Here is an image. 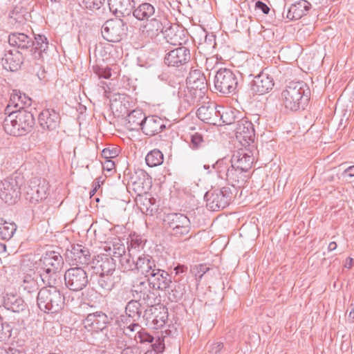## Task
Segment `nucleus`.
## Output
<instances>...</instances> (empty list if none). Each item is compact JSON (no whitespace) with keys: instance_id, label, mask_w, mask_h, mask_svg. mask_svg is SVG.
<instances>
[{"instance_id":"ddd939ff","label":"nucleus","mask_w":354,"mask_h":354,"mask_svg":"<svg viewBox=\"0 0 354 354\" xmlns=\"http://www.w3.org/2000/svg\"><path fill=\"white\" fill-rule=\"evenodd\" d=\"M125 26V23L121 19L107 20L101 28L102 37L109 42H119L126 36Z\"/></svg>"},{"instance_id":"72a5a7b5","label":"nucleus","mask_w":354,"mask_h":354,"mask_svg":"<svg viewBox=\"0 0 354 354\" xmlns=\"http://www.w3.org/2000/svg\"><path fill=\"white\" fill-rule=\"evenodd\" d=\"M40 274L32 272L27 273L23 277L19 289L28 295L36 293L39 290L38 279Z\"/></svg>"},{"instance_id":"f8f14e48","label":"nucleus","mask_w":354,"mask_h":354,"mask_svg":"<svg viewBox=\"0 0 354 354\" xmlns=\"http://www.w3.org/2000/svg\"><path fill=\"white\" fill-rule=\"evenodd\" d=\"M131 294L133 298L147 307H152V306H156L160 302V299H158V295L154 292L152 286L146 281L133 284L131 288Z\"/></svg>"},{"instance_id":"6ab92c4d","label":"nucleus","mask_w":354,"mask_h":354,"mask_svg":"<svg viewBox=\"0 0 354 354\" xmlns=\"http://www.w3.org/2000/svg\"><path fill=\"white\" fill-rule=\"evenodd\" d=\"M92 274H113L115 259L106 254H98L91 261Z\"/></svg>"},{"instance_id":"39448f33","label":"nucleus","mask_w":354,"mask_h":354,"mask_svg":"<svg viewBox=\"0 0 354 354\" xmlns=\"http://www.w3.org/2000/svg\"><path fill=\"white\" fill-rule=\"evenodd\" d=\"M163 226L171 236L178 240L187 241L195 236L192 232L189 218L184 214L172 212L164 215Z\"/></svg>"},{"instance_id":"dca6fc26","label":"nucleus","mask_w":354,"mask_h":354,"mask_svg":"<svg viewBox=\"0 0 354 354\" xmlns=\"http://www.w3.org/2000/svg\"><path fill=\"white\" fill-rule=\"evenodd\" d=\"M191 59L190 50L185 46H180L166 53L164 62L169 67H184Z\"/></svg>"},{"instance_id":"3c124183","label":"nucleus","mask_w":354,"mask_h":354,"mask_svg":"<svg viewBox=\"0 0 354 354\" xmlns=\"http://www.w3.org/2000/svg\"><path fill=\"white\" fill-rule=\"evenodd\" d=\"M204 77H205V76L200 69H193V68H191L189 75L186 80L187 85H194L196 81Z\"/></svg>"},{"instance_id":"1a4fd4ad","label":"nucleus","mask_w":354,"mask_h":354,"mask_svg":"<svg viewBox=\"0 0 354 354\" xmlns=\"http://www.w3.org/2000/svg\"><path fill=\"white\" fill-rule=\"evenodd\" d=\"M236 140L244 147H256L254 145L255 131L254 124L247 118L237 120L234 128Z\"/></svg>"},{"instance_id":"b1692460","label":"nucleus","mask_w":354,"mask_h":354,"mask_svg":"<svg viewBox=\"0 0 354 354\" xmlns=\"http://www.w3.org/2000/svg\"><path fill=\"white\" fill-rule=\"evenodd\" d=\"M90 280L94 288L103 293L111 291L116 283L113 274H91Z\"/></svg>"},{"instance_id":"4d7b16f0","label":"nucleus","mask_w":354,"mask_h":354,"mask_svg":"<svg viewBox=\"0 0 354 354\" xmlns=\"http://www.w3.org/2000/svg\"><path fill=\"white\" fill-rule=\"evenodd\" d=\"M105 0H83L82 3L86 8L98 10L103 5Z\"/></svg>"},{"instance_id":"c03bdc74","label":"nucleus","mask_w":354,"mask_h":354,"mask_svg":"<svg viewBox=\"0 0 354 354\" xmlns=\"http://www.w3.org/2000/svg\"><path fill=\"white\" fill-rule=\"evenodd\" d=\"M208 142L207 138L199 132H194L190 134V140L189 142V147L193 150H198L205 147Z\"/></svg>"},{"instance_id":"37998d69","label":"nucleus","mask_w":354,"mask_h":354,"mask_svg":"<svg viewBox=\"0 0 354 354\" xmlns=\"http://www.w3.org/2000/svg\"><path fill=\"white\" fill-rule=\"evenodd\" d=\"M17 230V225L15 223H8L0 218V239L5 241L10 240L14 235Z\"/></svg>"},{"instance_id":"20e7f679","label":"nucleus","mask_w":354,"mask_h":354,"mask_svg":"<svg viewBox=\"0 0 354 354\" xmlns=\"http://www.w3.org/2000/svg\"><path fill=\"white\" fill-rule=\"evenodd\" d=\"M37 292V304L45 313L56 314L64 307L65 297L57 288L58 285L45 284Z\"/></svg>"},{"instance_id":"2f4dec72","label":"nucleus","mask_w":354,"mask_h":354,"mask_svg":"<svg viewBox=\"0 0 354 354\" xmlns=\"http://www.w3.org/2000/svg\"><path fill=\"white\" fill-rule=\"evenodd\" d=\"M31 104V99L20 91L13 90L9 102L5 109L6 112H10L12 108L17 109H26V106Z\"/></svg>"},{"instance_id":"2eb2a0df","label":"nucleus","mask_w":354,"mask_h":354,"mask_svg":"<svg viewBox=\"0 0 354 354\" xmlns=\"http://www.w3.org/2000/svg\"><path fill=\"white\" fill-rule=\"evenodd\" d=\"M21 195L20 185L17 177H9L1 182L0 198L8 205L15 204Z\"/></svg>"},{"instance_id":"9b49d317","label":"nucleus","mask_w":354,"mask_h":354,"mask_svg":"<svg viewBox=\"0 0 354 354\" xmlns=\"http://www.w3.org/2000/svg\"><path fill=\"white\" fill-rule=\"evenodd\" d=\"M64 281L70 290L77 292L83 290L88 283L85 268L76 266L68 269L64 274Z\"/></svg>"},{"instance_id":"473e14b6","label":"nucleus","mask_w":354,"mask_h":354,"mask_svg":"<svg viewBox=\"0 0 354 354\" xmlns=\"http://www.w3.org/2000/svg\"><path fill=\"white\" fill-rule=\"evenodd\" d=\"M4 307L14 313H21L26 310L27 305L17 295L6 293L3 297Z\"/></svg>"},{"instance_id":"f704fd0d","label":"nucleus","mask_w":354,"mask_h":354,"mask_svg":"<svg viewBox=\"0 0 354 354\" xmlns=\"http://www.w3.org/2000/svg\"><path fill=\"white\" fill-rule=\"evenodd\" d=\"M133 17L139 21H145L156 15V8L150 3L143 2L132 10Z\"/></svg>"},{"instance_id":"f257e3e1","label":"nucleus","mask_w":354,"mask_h":354,"mask_svg":"<svg viewBox=\"0 0 354 354\" xmlns=\"http://www.w3.org/2000/svg\"><path fill=\"white\" fill-rule=\"evenodd\" d=\"M8 115L3 122L5 132L12 136H23L33 129L35 120L33 114L26 109L12 110L6 112Z\"/></svg>"},{"instance_id":"a211bd4d","label":"nucleus","mask_w":354,"mask_h":354,"mask_svg":"<svg viewBox=\"0 0 354 354\" xmlns=\"http://www.w3.org/2000/svg\"><path fill=\"white\" fill-rule=\"evenodd\" d=\"M257 147H245L234 151L231 159L235 168L239 169L244 172L248 171L252 166L254 162V152Z\"/></svg>"},{"instance_id":"58836bf2","label":"nucleus","mask_w":354,"mask_h":354,"mask_svg":"<svg viewBox=\"0 0 354 354\" xmlns=\"http://www.w3.org/2000/svg\"><path fill=\"white\" fill-rule=\"evenodd\" d=\"M31 46L30 51L35 59H40L42 53H45L48 48V41L47 38L43 35H37L35 36V41Z\"/></svg>"},{"instance_id":"0e129e2a","label":"nucleus","mask_w":354,"mask_h":354,"mask_svg":"<svg viewBox=\"0 0 354 354\" xmlns=\"http://www.w3.org/2000/svg\"><path fill=\"white\" fill-rule=\"evenodd\" d=\"M196 273L195 274L199 279H201L205 273L212 270V268H211L207 264H199L196 266Z\"/></svg>"},{"instance_id":"338daca9","label":"nucleus","mask_w":354,"mask_h":354,"mask_svg":"<svg viewBox=\"0 0 354 354\" xmlns=\"http://www.w3.org/2000/svg\"><path fill=\"white\" fill-rule=\"evenodd\" d=\"M120 354H142V351L137 346H127L121 351Z\"/></svg>"},{"instance_id":"412c9836","label":"nucleus","mask_w":354,"mask_h":354,"mask_svg":"<svg viewBox=\"0 0 354 354\" xmlns=\"http://www.w3.org/2000/svg\"><path fill=\"white\" fill-rule=\"evenodd\" d=\"M167 120L157 115L147 116L144 120L142 132L148 136H153L167 129Z\"/></svg>"},{"instance_id":"09e8293b","label":"nucleus","mask_w":354,"mask_h":354,"mask_svg":"<svg viewBox=\"0 0 354 354\" xmlns=\"http://www.w3.org/2000/svg\"><path fill=\"white\" fill-rule=\"evenodd\" d=\"M119 260L121 268L123 271H135L136 261L131 257L129 251Z\"/></svg>"},{"instance_id":"f03ea898","label":"nucleus","mask_w":354,"mask_h":354,"mask_svg":"<svg viewBox=\"0 0 354 354\" xmlns=\"http://www.w3.org/2000/svg\"><path fill=\"white\" fill-rule=\"evenodd\" d=\"M310 97V91L303 81L290 82L281 93L283 104L291 111L304 110Z\"/></svg>"},{"instance_id":"6e6552de","label":"nucleus","mask_w":354,"mask_h":354,"mask_svg":"<svg viewBox=\"0 0 354 354\" xmlns=\"http://www.w3.org/2000/svg\"><path fill=\"white\" fill-rule=\"evenodd\" d=\"M127 180V189H131L138 196L147 194L152 187V178L145 170L135 169L124 172Z\"/></svg>"},{"instance_id":"5701e85b","label":"nucleus","mask_w":354,"mask_h":354,"mask_svg":"<svg viewBox=\"0 0 354 354\" xmlns=\"http://www.w3.org/2000/svg\"><path fill=\"white\" fill-rule=\"evenodd\" d=\"M274 86L272 77L268 74L261 72L254 77L251 82V90L258 95L268 93Z\"/></svg>"},{"instance_id":"aec40b11","label":"nucleus","mask_w":354,"mask_h":354,"mask_svg":"<svg viewBox=\"0 0 354 354\" xmlns=\"http://www.w3.org/2000/svg\"><path fill=\"white\" fill-rule=\"evenodd\" d=\"M146 281L152 286L153 290L162 291L169 288L172 283L169 274L158 266L150 274Z\"/></svg>"},{"instance_id":"69168bd1","label":"nucleus","mask_w":354,"mask_h":354,"mask_svg":"<svg viewBox=\"0 0 354 354\" xmlns=\"http://www.w3.org/2000/svg\"><path fill=\"white\" fill-rule=\"evenodd\" d=\"M223 348L222 342H216L209 346V353L211 354H218Z\"/></svg>"},{"instance_id":"a878e982","label":"nucleus","mask_w":354,"mask_h":354,"mask_svg":"<svg viewBox=\"0 0 354 354\" xmlns=\"http://www.w3.org/2000/svg\"><path fill=\"white\" fill-rule=\"evenodd\" d=\"M24 62L22 53L18 50H10L4 54L1 59V64L3 68L10 71H17Z\"/></svg>"},{"instance_id":"49530a36","label":"nucleus","mask_w":354,"mask_h":354,"mask_svg":"<svg viewBox=\"0 0 354 354\" xmlns=\"http://www.w3.org/2000/svg\"><path fill=\"white\" fill-rule=\"evenodd\" d=\"M163 154L159 149H153L149 152L145 158L147 165L150 167H156L162 163Z\"/></svg>"},{"instance_id":"052dcab7","label":"nucleus","mask_w":354,"mask_h":354,"mask_svg":"<svg viewBox=\"0 0 354 354\" xmlns=\"http://www.w3.org/2000/svg\"><path fill=\"white\" fill-rule=\"evenodd\" d=\"M207 83L206 80V77L201 78L199 80L196 81L194 82V85H190V88L199 89V91H201L202 93H205L207 91Z\"/></svg>"},{"instance_id":"e433bc0d","label":"nucleus","mask_w":354,"mask_h":354,"mask_svg":"<svg viewBox=\"0 0 354 354\" xmlns=\"http://www.w3.org/2000/svg\"><path fill=\"white\" fill-rule=\"evenodd\" d=\"M146 118L141 109H136L131 111L126 118L127 128L130 130H142Z\"/></svg>"},{"instance_id":"0eeeda50","label":"nucleus","mask_w":354,"mask_h":354,"mask_svg":"<svg viewBox=\"0 0 354 354\" xmlns=\"http://www.w3.org/2000/svg\"><path fill=\"white\" fill-rule=\"evenodd\" d=\"M214 84L215 90L220 93L234 95L237 91L239 75L229 68H220L214 75Z\"/></svg>"},{"instance_id":"8fccbe9b","label":"nucleus","mask_w":354,"mask_h":354,"mask_svg":"<svg viewBox=\"0 0 354 354\" xmlns=\"http://www.w3.org/2000/svg\"><path fill=\"white\" fill-rule=\"evenodd\" d=\"M158 309L155 306L152 307H147V308L142 311V319L146 322V325L153 327V319L156 317Z\"/></svg>"},{"instance_id":"bb28decb","label":"nucleus","mask_w":354,"mask_h":354,"mask_svg":"<svg viewBox=\"0 0 354 354\" xmlns=\"http://www.w3.org/2000/svg\"><path fill=\"white\" fill-rule=\"evenodd\" d=\"M110 11L117 17L129 16L134 8V0H107Z\"/></svg>"},{"instance_id":"9d476101","label":"nucleus","mask_w":354,"mask_h":354,"mask_svg":"<svg viewBox=\"0 0 354 354\" xmlns=\"http://www.w3.org/2000/svg\"><path fill=\"white\" fill-rule=\"evenodd\" d=\"M49 183L46 179L39 177L31 178L26 189V200L32 204L45 200L49 194Z\"/></svg>"},{"instance_id":"680f3d73","label":"nucleus","mask_w":354,"mask_h":354,"mask_svg":"<svg viewBox=\"0 0 354 354\" xmlns=\"http://www.w3.org/2000/svg\"><path fill=\"white\" fill-rule=\"evenodd\" d=\"M145 244L144 241L139 236H136L131 238L130 243H128V249L129 250L130 248L132 249H138L140 247L143 248Z\"/></svg>"},{"instance_id":"a18cd8bd","label":"nucleus","mask_w":354,"mask_h":354,"mask_svg":"<svg viewBox=\"0 0 354 354\" xmlns=\"http://www.w3.org/2000/svg\"><path fill=\"white\" fill-rule=\"evenodd\" d=\"M239 113V111L236 110H232V109H227L223 113H221L219 111L218 114V119H219V124L221 125V122L227 124V125H231L234 124V127L236 126V124L237 122L238 117L236 114Z\"/></svg>"},{"instance_id":"4c0bfd02","label":"nucleus","mask_w":354,"mask_h":354,"mask_svg":"<svg viewBox=\"0 0 354 354\" xmlns=\"http://www.w3.org/2000/svg\"><path fill=\"white\" fill-rule=\"evenodd\" d=\"M205 93H202L199 89L190 88L189 86L184 90L182 96L183 102L186 103L189 106L198 105L201 100L204 97Z\"/></svg>"},{"instance_id":"a19ab883","label":"nucleus","mask_w":354,"mask_h":354,"mask_svg":"<svg viewBox=\"0 0 354 354\" xmlns=\"http://www.w3.org/2000/svg\"><path fill=\"white\" fill-rule=\"evenodd\" d=\"M233 167L232 159L224 157L218 160L213 165L212 167L217 174L218 178L225 179V176L228 174L230 169Z\"/></svg>"},{"instance_id":"603ef678","label":"nucleus","mask_w":354,"mask_h":354,"mask_svg":"<svg viewBox=\"0 0 354 354\" xmlns=\"http://www.w3.org/2000/svg\"><path fill=\"white\" fill-rule=\"evenodd\" d=\"M134 339L137 343H153L154 338L152 335H151L147 332L140 330H139L134 337Z\"/></svg>"},{"instance_id":"c756f323","label":"nucleus","mask_w":354,"mask_h":354,"mask_svg":"<svg viewBox=\"0 0 354 354\" xmlns=\"http://www.w3.org/2000/svg\"><path fill=\"white\" fill-rule=\"evenodd\" d=\"M158 266L151 256L143 254L139 256L136 261L135 271L147 278Z\"/></svg>"},{"instance_id":"4be33fe9","label":"nucleus","mask_w":354,"mask_h":354,"mask_svg":"<svg viewBox=\"0 0 354 354\" xmlns=\"http://www.w3.org/2000/svg\"><path fill=\"white\" fill-rule=\"evenodd\" d=\"M219 110L217 109V106L214 102H208L207 104L201 106L197 110V117L203 122L212 124H219L218 119Z\"/></svg>"},{"instance_id":"393cba45","label":"nucleus","mask_w":354,"mask_h":354,"mask_svg":"<svg viewBox=\"0 0 354 354\" xmlns=\"http://www.w3.org/2000/svg\"><path fill=\"white\" fill-rule=\"evenodd\" d=\"M165 27L161 32L165 39L171 45H181L184 40L182 37V35H184V30L168 20H165Z\"/></svg>"},{"instance_id":"423d86ee","label":"nucleus","mask_w":354,"mask_h":354,"mask_svg":"<svg viewBox=\"0 0 354 354\" xmlns=\"http://www.w3.org/2000/svg\"><path fill=\"white\" fill-rule=\"evenodd\" d=\"M238 189L234 187L224 186L220 189H212L204 196L206 206L214 212L224 209L234 201Z\"/></svg>"},{"instance_id":"864d4df0","label":"nucleus","mask_w":354,"mask_h":354,"mask_svg":"<svg viewBox=\"0 0 354 354\" xmlns=\"http://www.w3.org/2000/svg\"><path fill=\"white\" fill-rule=\"evenodd\" d=\"M163 310H165V308L163 307ZM159 314L156 315V317H154L153 320V328H159L162 326H163L165 324V322L167 319L168 315L167 312L166 310H164L163 313L158 312Z\"/></svg>"},{"instance_id":"13d9d810","label":"nucleus","mask_w":354,"mask_h":354,"mask_svg":"<svg viewBox=\"0 0 354 354\" xmlns=\"http://www.w3.org/2000/svg\"><path fill=\"white\" fill-rule=\"evenodd\" d=\"M118 149L115 147H107L102 150V156L104 159H112L118 156Z\"/></svg>"},{"instance_id":"5fc2aeb1","label":"nucleus","mask_w":354,"mask_h":354,"mask_svg":"<svg viewBox=\"0 0 354 354\" xmlns=\"http://www.w3.org/2000/svg\"><path fill=\"white\" fill-rule=\"evenodd\" d=\"M128 252H126V248L124 244H121L120 243H115L113 244V258L116 260V259H120L122 257L127 254Z\"/></svg>"},{"instance_id":"79ce46f5","label":"nucleus","mask_w":354,"mask_h":354,"mask_svg":"<svg viewBox=\"0 0 354 354\" xmlns=\"http://www.w3.org/2000/svg\"><path fill=\"white\" fill-rule=\"evenodd\" d=\"M244 171L235 168V166L233 165L224 180L228 182L229 185H230V187H234L237 188V186H239L240 183L245 181V176L244 175Z\"/></svg>"},{"instance_id":"7ed1b4c3","label":"nucleus","mask_w":354,"mask_h":354,"mask_svg":"<svg viewBox=\"0 0 354 354\" xmlns=\"http://www.w3.org/2000/svg\"><path fill=\"white\" fill-rule=\"evenodd\" d=\"M64 264V259L59 252L46 251L40 258L39 263L43 270L39 276L44 284L59 285L61 283L59 271Z\"/></svg>"},{"instance_id":"ea45409f","label":"nucleus","mask_w":354,"mask_h":354,"mask_svg":"<svg viewBox=\"0 0 354 354\" xmlns=\"http://www.w3.org/2000/svg\"><path fill=\"white\" fill-rule=\"evenodd\" d=\"M165 20L167 19L164 17L158 18V14H156L153 15V18L145 21L146 24L144 26V28L147 32L158 35L165 27Z\"/></svg>"},{"instance_id":"c9c22d12","label":"nucleus","mask_w":354,"mask_h":354,"mask_svg":"<svg viewBox=\"0 0 354 354\" xmlns=\"http://www.w3.org/2000/svg\"><path fill=\"white\" fill-rule=\"evenodd\" d=\"M8 42L10 46H15L22 50H26L34 44L33 40L24 33L14 32L9 35Z\"/></svg>"},{"instance_id":"de8ad7c7","label":"nucleus","mask_w":354,"mask_h":354,"mask_svg":"<svg viewBox=\"0 0 354 354\" xmlns=\"http://www.w3.org/2000/svg\"><path fill=\"white\" fill-rule=\"evenodd\" d=\"M185 293V285L175 282L171 286V291L169 292L168 298L171 302H178L183 298Z\"/></svg>"},{"instance_id":"6e6d98bb","label":"nucleus","mask_w":354,"mask_h":354,"mask_svg":"<svg viewBox=\"0 0 354 354\" xmlns=\"http://www.w3.org/2000/svg\"><path fill=\"white\" fill-rule=\"evenodd\" d=\"M0 354H25V353L23 349H18L13 344H6L0 347Z\"/></svg>"},{"instance_id":"e2e57ef3","label":"nucleus","mask_w":354,"mask_h":354,"mask_svg":"<svg viewBox=\"0 0 354 354\" xmlns=\"http://www.w3.org/2000/svg\"><path fill=\"white\" fill-rule=\"evenodd\" d=\"M151 347L152 348L150 351H156L158 354H162L165 348L164 340L160 338L156 339L155 342L152 343Z\"/></svg>"},{"instance_id":"c85d7f7f","label":"nucleus","mask_w":354,"mask_h":354,"mask_svg":"<svg viewBox=\"0 0 354 354\" xmlns=\"http://www.w3.org/2000/svg\"><path fill=\"white\" fill-rule=\"evenodd\" d=\"M142 303L137 299H132L127 302L125 306L126 316L121 317V322L127 323V321L140 322L142 319Z\"/></svg>"},{"instance_id":"f3484780","label":"nucleus","mask_w":354,"mask_h":354,"mask_svg":"<svg viewBox=\"0 0 354 354\" xmlns=\"http://www.w3.org/2000/svg\"><path fill=\"white\" fill-rule=\"evenodd\" d=\"M66 260L73 266L88 265L91 261V253L86 247L80 245H72L71 249L66 252Z\"/></svg>"},{"instance_id":"4468645a","label":"nucleus","mask_w":354,"mask_h":354,"mask_svg":"<svg viewBox=\"0 0 354 354\" xmlns=\"http://www.w3.org/2000/svg\"><path fill=\"white\" fill-rule=\"evenodd\" d=\"M61 116L59 109L48 104L38 115V122L40 127L49 131H54L59 127Z\"/></svg>"},{"instance_id":"7c9ffc66","label":"nucleus","mask_w":354,"mask_h":354,"mask_svg":"<svg viewBox=\"0 0 354 354\" xmlns=\"http://www.w3.org/2000/svg\"><path fill=\"white\" fill-rule=\"evenodd\" d=\"M311 8V4L306 0H299L291 4L288 8L286 18L290 20H298L306 15Z\"/></svg>"},{"instance_id":"774afa93","label":"nucleus","mask_w":354,"mask_h":354,"mask_svg":"<svg viewBox=\"0 0 354 354\" xmlns=\"http://www.w3.org/2000/svg\"><path fill=\"white\" fill-rule=\"evenodd\" d=\"M342 176L346 180H351L354 177V165L346 168L342 174Z\"/></svg>"},{"instance_id":"bf43d9fd","label":"nucleus","mask_w":354,"mask_h":354,"mask_svg":"<svg viewBox=\"0 0 354 354\" xmlns=\"http://www.w3.org/2000/svg\"><path fill=\"white\" fill-rule=\"evenodd\" d=\"M94 71L99 78L109 79L111 76V69L108 67L104 68L97 66Z\"/></svg>"},{"instance_id":"cd10ccee","label":"nucleus","mask_w":354,"mask_h":354,"mask_svg":"<svg viewBox=\"0 0 354 354\" xmlns=\"http://www.w3.org/2000/svg\"><path fill=\"white\" fill-rule=\"evenodd\" d=\"M109 317L102 311L90 313L86 317L84 324L85 327H91V330H103L109 323Z\"/></svg>"}]
</instances>
